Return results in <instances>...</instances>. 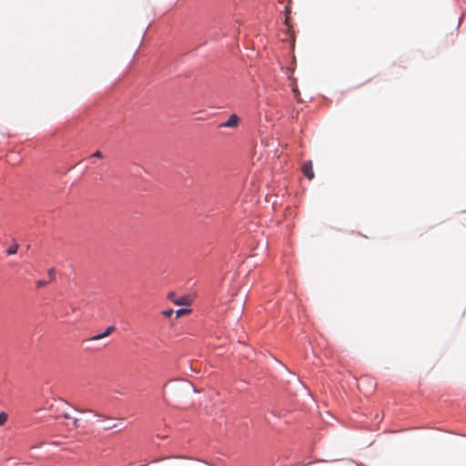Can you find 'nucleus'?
<instances>
[{"instance_id": "1", "label": "nucleus", "mask_w": 466, "mask_h": 466, "mask_svg": "<svg viewBox=\"0 0 466 466\" xmlns=\"http://www.w3.org/2000/svg\"><path fill=\"white\" fill-rule=\"evenodd\" d=\"M291 0H288V5L285 6L286 15H285V26L286 30L283 32V36H280L282 42H287L289 46H291V25L289 24V3Z\"/></svg>"}, {"instance_id": "2", "label": "nucleus", "mask_w": 466, "mask_h": 466, "mask_svg": "<svg viewBox=\"0 0 466 466\" xmlns=\"http://www.w3.org/2000/svg\"><path fill=\"white\" fill-rule=\"evenodd\" d=\"M296 391V394L300 390L304 395H306L311 401H314L309 389L302 383L299 378H297L296 380H293V391Z\"/></svg>"}, {"instance_id": "3", "label": "nucleus", "mask_w": 466, "mask_h": 466, "mask_svg": "<svg viewBox=\"0 0 466 466\" xmlns=\"http://www.w3.org/2000/svg\"><path fill=\"white\" fill-rule=\"evenodd\" d=\"M302 173L303 175L309 180H311L313 177H314V172H313V168H312V162L311 160H309L307 161L303 166H302Z\"/></svg>"}, {"instance_id": "4", "label": "nucleus", "mask_w": 466, "mask_h": 466, "mask_svg": "<svg viewBox=\"0 0 466 466\" xmlns=\"http://www.w3.org/2000/svg\"><path fill=\"white\" fill-rule=\"evenodd\" d=\"M238 121H239L238 116L237 115L233 114L228 117V119L226 122L220 124L219 127H236L238 125Z\"/></svg>"}, {"instance_id": "5", "label": "nucleus", "mask_w": 466, "mask_h": 466, "mask_svg": "<svg viewBox=\"0 0 466 466\" xmlns=\"http://www.w3.org/2000/svg\"><path fill=\"white\" fill-rule=\"evenodd\" d=\"M116 330V327L115 326H109L108 328H106V329L101 333V334H97V335H95L93 336L90 339L91 340H99V339H102L107 336H109L111 333H113L114 331Z\"/></svg>"}, {"instance_id": "6", "label": "nucleus", "mask_w": 466, "mask_h": 466, "mask_svg": "<svg viewBox=\"0 0 466 466\" xmlns=\"http://www.w3.org/2000/svg\"><path fill=\"white\" fill-rule=\"evenodd\" d=\"M192 300L188 296H182L173 299V303L178 306H189Z\"/></svg>"}, {"instance_id": "7", "label": "nucleus", "mask_w": 466, "mask_h": 466, "mask_svg": "<svg viewBox=\"0 0 466 466\" xmlns=\"http://www.w3.org/2000/svg\"><path fill=\"white\" fill-rule=\"evenodd\" d=\"M17 250H18V244L15 243L7 248L6 253H7V255H14L17 252Z\"/></svg>"}, {"instance_id": "8", "label": "nucleus", "mask_w": 466, "mask_h": 466, "mask_svg": "<svg viewBox=\"0 0 466 466\" xmlns=\"http://www.w3.org/2000/svg\"><path fill=\"white\" fill-rule=\"evenodd\" d=\"M295 80H296V79L293 77V90H292V93H293V100H295V99H296V100L299 101V100H300V99H299V89L297 88V86H295Z\"/></svg>"}, {"instance_id": "9", "label": "nucleus", "mask_w": 466, "mask_h": 466, "mask_svg": "<svg viewBox=\"0 0 466 466\" xmlns=\"http://www.w3.org/2000/svg\"><path fill=\"white\" fill-rule=\"evenodd\" d=\"M190 312L189 309H181L176 311V317L180 318L186 314H188Z\"/></svg>"}, {"instance_id": "10", "label": "nucleus", "mask_w": 466, "mask_h": 466, "mask_svg": "<svg viewBox=\"0 0 466 466\" xmlns=\"http://www.w3.org/2000/svg\"><path fill=\"white\" fill-rule=\"evenodd\" d=\"M76 410L77 411H79V412H86V411L93 412L96 416H97V417H99V418H102V419H107V417H106V416L102 415V414H100V413H98V412H96V411H94V410H80V409H77V408H76Z\"/></svg>"}, {"instance_id": "11", "label": "nucleus", "mask_w": 466, "mask_h": 466, "mask_svg": "<svg viewBox=\"0 0 466 466\" xmlns=\"http://www.w3.org/2000/svg\"><path fill=\"white\" fill-rule=\"evenodd\" d=\"M8 419V415L5 412H0V426L4 425Z\"/></svg>"}, {"instance_id": "12", "label": "nucleus", "mask_w": 466, "mask_h": 466, "mask_svg": "<svg viewBox=\"0 0 466 466\" xmlns=\"http://www.w3.org/2000/svg\"><path fill=\"white\" fill-rule=\"evenodd\" d=\"M47 273L50 278V281H53L56 278L55 268H50Z\"/></svg>"}, {"instance_id": "13", "label": "nucleus", "mask_w": 466, "mask_h": 466, "mask_svg": "<svg viewBox=\"0 0 466 466\" xmlns=\"http://www.w3.org/2000/svg\"><path fill=\"white\" fill-rule=\"evenodd\" d=\"M163 315L167 318H169L173 315L174 313V310L173 309H167V310H164L163 312Z\"/></svg>"}, {"instance_id": "14", "label": "nucleus", "mask_w": 466, "mask_h": 466, "mask_svg": "<svg viewBox=\"0 0 466 466\" xmlns=\"http://www.w3.org/2000/svg\"><path fill=\"white\" fill-rule=\"evenodd\" d=\"M35 284H36V287L39 289V288L45 287L47 284V281L37 280Z\"/></svg>"}, {"instance_id": "15", "label": "nucleus", "mask_w": 466, "mask_h": 466, "mask_svg": "<svg viewBox=\"0 0 466 466\" xmlns=\"http://www.w3.org/2000/svg\"><path fill=\"white\" fill-rule=\"evenodd\" d=\"M118 425L117 424H107L104 427V430L105 431H109V430H112L114 428H116Z\"/></svg>"}, {"instance_id": "16", "label": "nucleus", "mask_w": 466, "mask_h": 466, "mask_svg": "<svg viewBox=\"0 0 466 466\" xmlns=\"http://www.w3.org/2000/svg\"><path fill=\"white\" fill-rule=\"evenodd\" d=\"M73 427L75 429L79 427V420L77 418H74L72 420Z\"/></svg>"}, {"instance_id": "17", "label": "nucleus", "mask_w": 466, "mask_h": 466, "mask_svg": "<svg viewBox=\"0 0 466 466\" xmlns=\"http://www.w3.org/2000/svg\"><path fill=\"white\" fill-rule=\"evenodd\" d=\"M92 157L102 158L103 157V154H102L101 151L97 150V151H96L95 153L92 154Z\"/></svg>"}, {"instance_id": "18", "label": "nucleus", "mask_w": 466, "mask_h": 466, "mask_svg": "<svg viewBox=\"0 0 466 466\" xmlns=\"http://www.w3.org/2000/svg\"><path fill=\"white\" fill-rule=\"evenodd\" d=\"M167 299L173 302V299H177V298L176 297V295H175V293H174V292H170V293L167 295Z\"/></svg>"}, {"instance_id": "19", "label": "nucleus", "mask_w": 466, "mask_h": 466, "mask_svg": "<svg viewBox=\"0 0 466 466\" xmlns=\"http://www.w3.org/2000/svg\"><path fill=\"white\" fill-rule=\"evenodd\" d=\"M61 417L65 418V419H71V416L68 414V413H63L61 415Z\"/></svg>"}, {"instance_id": "20", "label": "nucleus", "mask_w": 466, "mask_h": 466, "mask_svg": "<svg viewBox=\"0 0 466 466\" xmlns=\"http://www.w3.org/2000/svg\"><path fill=\"white\" fill-rule=\"evenodd\" d=\"M292 59H293V64L295 63V56L293 55L292 56Z\"/></svg>"}, {"instance_id": "21", "label": "nucleus", "mask_w": 466, "mask_h": 466, "mask_svg": "<svg viewBox=\"0 0 466 466\" xmlns=\"http://www.w3.org/2000/svg\"><path fill=\"white\" fill-rule=\"evenodd\" d=\"M292 43H293V44L295 43V40H294V39L292 40Z\"/></svg>"}]
</instances>
